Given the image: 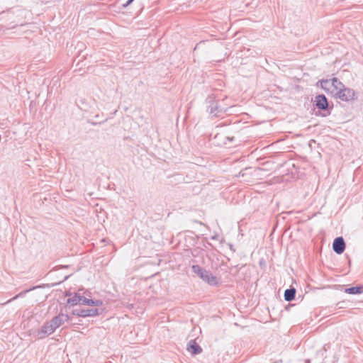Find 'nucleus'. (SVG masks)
I'll return each mask as SVG.
<instances>
[{
  "label": "nucleus",
  "instance_id": "1",
  "mask_svg": "<svg viewBox=\"0 0 363 363\" xmlns=\"http://www.w3.org/2000/svg\"><path fill=\"white\" fill-rule=\"evenodd\" d=\"M192 271L201 279L206 282L211 286H217L218 284V279L210 271L202 268L198 264H194L191 267Z\"/></svg>",
  "mask_w": 363,
  "mask_h": 363
},
{
  "label": "nucleus",
  "instance_id": "2",
  "mask_svg": "<svg viewBox=\"0 0 363 363\" xmlns=\"http://www.w3.org/2000/svg\"><path fill=\"white\" fill-rule=\"evenodd\" d=\"M206 103L208 104L207 112L214 117L218 116L219 113L225 111L223 108L218 106V102L215 100V96L213 94L206 98Z\"/></svg>",
  "mask_w": 363,
  "mask_h": 363
},
{
  "label": "nucleus",
  "instance_id": "3",
  "mask_svg": "<svg viewBox=\"0 0 363 363\" xmlns=\"http://www.w3.org/2000/svg\"><path fill=\"white\" fill-rule=\"evenodd\" d=\"M56 329L50 321L45 322L36 332V336L38 339H43L52 334Z\"/></svg>",
  "mask_w": 363,
  "mask_h": 363
},
{
  "label": "nucleus",
  "instance_id": "4",
  "mask_svg": "<svg viewBox=\"0 0 363 363\" xmlns=\"http://www.w3.org/2000/svg\"><path fill=\"white\" fill-rule=\"evenodd\" d=\"M335 94L337 98L345 101L353 100L355 96L354 91L352 89L346 88L345 86L339 91V92H335Z\"/></svg>",
  "mask_w": 363,
  "mask_h": 363
},
{
  "label": "nucleus",
  "instance_id": "5",
  "mask_svg": "<svg viewBox=\"0 0 363 363\" xmlns=\"http://www.w3.org/2000/svg\"><path fill=\"white\" fill-rule=\"evenodd\" d=\"M73 315L78 317H94L99 315V309L91 308V309H75L72 312Z\"/></svg>",
  "mask_w": 363,
  "mask_h": 363
},
{
  "label": "nucleus",
  "instance_id": "6",
  "mask_svg": "<svg viewBox=\"0 0 363 363\" xmlns=\"http://www.w3.org/2000/svg\"><path fill=\"white\" fill-rule=\"evenodd\" d=\"M69 320V316L68 315L60 313L57 315L53 317L50 321L55 328L57 329Z\"/></svg>",
  "mask_w": 363,
  "mask_h": 363
},
{
  "label": "nucleus",
  "instance_id": "7",
  "mask_svg": "<svg viewBox=\"0 0 363 363\" xmlns=\"http://www.w3.org/2000/svg\"><path fill=\"white\" fill-rule=\"evenodd\" d=\"M333 250L337 255L343 253L345 250V242L342 237H337L334 240Z\"/></svg>",
  "mask_w": 363,
  "mask_h": 363
},
{
  "label": "nucleus",
  "instance_id": "8",
  "mask_svg": "<svg viewBox=\"0 0 363 363\" xmlns=\"http://www.w3.org/2000/svg\"><path fill=\"white\" fill-rule=\"evenodd\" d=\"M315 106L321 111H327L328 109V101L326 96L323 94H319L315 99Z\"/></svg>",
  "mask_w": 363,
  "mask_h": 363
},
{
  "label": "nucleus",
  "instance_id": "9",
  "mask_svg": "<svg viewBox=\"0 0 363 363\" xmlns=\"http://www.w3.org/2000/svg\"><path fill=\"white\" fill-rule=\"evenodd\" d=\"M187 350L192 354L196 355L202 352L201 347L196 342L195 340H191L187 345Z\"/></svg>",
  "mask_w": 363,
  "mask_h": 363
},
{
  "label": "nucleus",
  "instance_id": "10",
  "mask_svg": "<svg viewBox=\"0 0 363 363\" xmlns=\"http://www.w3.org/2000/svg\"><path fill=\"white\" fill-rule=\"evenodd\" d=\"M83 296L79 292L76 293L75 295L67 299V303L70 306H76L77 304H82Z\"/></svg>",
  "mask_w": 363,
  "mask_h": 363
},
{
  "label": "nucleus",
  "instance_id": "11",
  "mask_svg": "<svg viewBox=\"0 0 363 363\" xmlns=\"http://www.w3.org/2000/svg\"><path fill=\"white\" fill-rule=\"evenodd\" d=\"M332 84V79H321L318 82L317 85L320 84V87L328 93L330 91Z\"/></svg>",
  "mask_w": 363,
  "mask_h": 363
},
{
  "label": "nucleus",
  "instance_id": "12",
  "mask_svg": "<svg viewBox=\"0 0 363 363\" xmlns=\"http://www.w3.org/2000/svg\"><path fill=\"white\" fill-rule=\"evenodd\" d=\"M103 304V301L101 300H93L87 298L83 296L82 302L81 305H88V306H99Z\"/></svg>",
  "mask_w": 363,
  "mask_h": 363
},
{
  "label": "nucleus",
  "instance_id": "13",
  "mask_svg": "<svg viewBox=\"0 0 363 363\" xmlns=\"http://www.w3.org/2000/svg\"><path fill=\"white\" fill-rule=\"evenodd\" d=\"M345 292L348 294H360L363 293V286H357L350 288H346Z\"/></svg>",
  "mask_w": 363,
  "mask_h": 363
},
{
  "label": "nucleus",
  "instance_id": "14",
  "mask_svg": "<svg viewBox=\"0 0 363 363\" xmlns=\"http://www.w3.org/2000/svg\"><path fill=\"white\" fill-rule=\"evenodd\" d=\"M296 289L294 288H290L284 291V299L286 301H291L295 298Z\"/></svg>",
  "mask_w": 363,
  "mask_h": 363
},
{
  "label": "nucleus",
  "instance_id": "15",
  "mask_svg": "<svg viewBox=\"0 0 363 363\" xmlns=\"http://www.w3.org/2000/svg\"><path fill=\"white\" fill-rule=\"evenodd\" d=\"M332 87L334 88L336 92H339L345 87V85L336 77L332 79Z\"/></svg>",
  "mask_w": 363,
  "mask_h": 363
},
{
  "label": "nucleus",
  "instance_id": "16",
  "mask_svg": "<svg viewBox=\"0 0 363 363\" xmlns=\"http://www.w3.org/2000/svg\"><path fill=\"white\" fill-rule=\"evenodd\" d=\"M30 290H31V289H29V290H26V291H24V292L19 293L18 294L16 295V296H15L14 297H13L12 298H11V299L8 300L6 302L3 303H0V306H4V305H6V304H7V303H10V302H11L12 301H13V300H15V299L18 298V297H20V296H23V295L24 294H26L27 291H30Z\"/></svg>",
  "mask_w": 363,
  "mask_h": 363
},
{
  "label": "nucleus",
  "instance_id": "17",
  "mask_svg": "<svg viewBox=\"0 0 363 363\" xmlns=\"http://www.w3.org/2000/svg\"><path fill=\"white\" fill-rule=\"evenodd\" d=\"M77 105L79 106V108L81 109H84V110H86V106H87L84 99H79V101L77 102Z\"/></svg>",
  "mask_w": 363,
  "mask_h": 363
},
{
  "label": "nucleus",
  "instance_id": "18",
  "mask_svg": "<svg viewBox=\"0 0 363 363\" xmlns=\"http://www.w3.org/2000/svg\"><path fill=\"white\" fill-rule=\"evenodd\" d=\"M134 0H128V1L123 5V7H127L130 5Z\"/></svg>",
  "mask_w": 363,
  "mask_h": 363
},
{
  "label": "nucleus",
  "instance_id": "19",
  "mask_svg": "<svg viewBox=\"0 0 363 363\" xmlns=\"http://www.w3.org/2000/svg\"><path fill=\"white\" fill-rule=\"evenodd\" d=\"M234 139V138H228V140H230V141H233Z\"/></svg>",
  "mask_w": 363,
  "mask_h": 363
}]
</instances>
